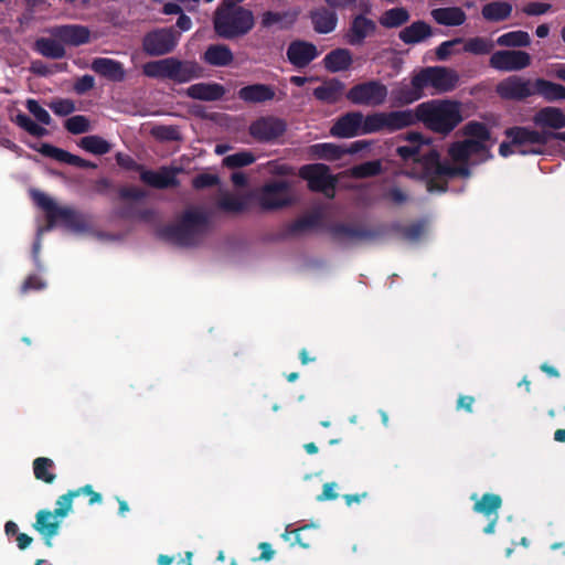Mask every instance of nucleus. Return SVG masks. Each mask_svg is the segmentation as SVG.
<instances>
[{
	"mask_svg": "<svg viewBox=\"0 0 565 565\" xmlns=\"http://www.w3.org/2000/svg\"><path fill=\"white\" fill-rule=\"evenodd\" d=\"M404 139L408 143L397 147L396 152L405 161L412 160V167L404 170L403 173L409 178L423 180L430 193L446 192L447 182L439 180L441 162L438 151L430 146L428 140H423L420 134L408 132Z\"/></svg>",
	"mask_w": 565,
	"mask_h": 565,
	"instance_id": "nucleus-1",
	"label": "nucleus"
},
{
	"mask_svg": "<svg viewBox=\"0 0 565 565\" xmlns=\"http://www.w3.org/2000/svg\"><path fill=\"white\" fill-rule=\"evenodd\" d=\"M211 227V213L201 206H190L183 211L177 225L163 228L160 235L180 246H194L203 241Z\"/></svg>",
	"mask_w": 565,
	"mask_h": 565,
	"instance_id": "nucleus-2",
	"label": "nucleus"
},
{
	"mask_svg": "<svg viewBox=\"0 0 565 565\" xmlns=\"http://www.w3.org/2000/svg\"><path fill=\"white\" fill-rule=\"evenodd\" d=\"M490 148V143L475 139L454 142L448 149L450 161L441 163V177L469 178V163L476 164L491 158Z\"/></svg>",
	"mask_w": 565,
	"mask_h": 565,
	"instance_id": "nucleus-3",
	"label": "nucleus"
},
{
	"mask_svg": "<svg viewBox=\"0 0 565 565\" xmlns=\"http://www.w3.org/2000/svg\"><path fill=\"white\" fill-rule=\"evenodd\" d=\"M416 117L429 130L448 135L461 121V104L451 99H435L419 104L416 107Z\"/></svg>",
	"mask_w": 565,
	"mask_h": 565,
	"instance_id": "nucleus-4",
	"label": "nucleus"
},
{
	"mask_svg": "<svg viewBox=\"0 0 565 565\" xmlns=\"http://www.w3.org/2000/svg\"><path fill=\"white\" fill-rule=\"evenodd\" d=\"M254 25L253 11L232 1H223L214 11L213 28L222 39L242 38L249 33Z\"/></svg>",
	"mask_w": 565,
	"mask_h": 565,
	"instance_id": "nucleus-5",
	"label": "nucleus"
},
{
	"mask_svg": "<svg viewBox=\"0 0 565 565\" xmlns=\"http://www.w3.org/2000/svg\"><path fill=\"white\" fill-rule=\"evenodd\" d=\"M142 73L147 77L170 79L181 84L200 77L202 68L194 61H181L175 57H167L145 63L142 65Z\"/></svg>",
	"mask_w": 565,
	"mask_h": 565,
	"instance_id": "nucleus-6",
	"label": "nucleus"
},
{
	"mask_svg": "<svg viewBox=\"0 0 565 565\" xmlns=\"http://www.w3.org/2000/svg\"><path fill=\"white\" fill-rule=\"evenodd\" d=\"M254 199L263 211H279L299 202L294 183L288 180H270L255 191Z\"/></svg>",
	"mask_w": 565,
	"mask_h": 565,
	"instance_id": "nucleus-7",
	"label": "nucleus"
},
{
	"mask_svg": "<svg viewBox=\"0 0 565 565\" xmlns=\"http://www.w3.org/2000/svg\"><path fill=\"white\" fill-rule=\"evenodd\" d=\"M459 75L456 71L435 66L422 70L412 78V85L417 88L433 87L438 93H447L457 87Z\"/></svg>",
	"mask_w": 565,
	"mask_h": 565,
	"instance_id": "nucleus-8",
	"label": "nucleus"
},
{
	"mask_svg": "<svg viewBox=\"0 0 565 565\" xmlns=\"http://www.w3.org/2000/svg\"><path fill=\"white\" fill-rule=\"evenodd\" d=\"M32 198L45 212L47 228H52L60 223L70 228H76L78 226L79 216L73 209L58 205L51 196L38 190L32 191Z\"/></svg>",
	"mask_w": 565,
	"mask_h": 565,
	"instance_id": "nucleus-9",
	"label": "nucleus"
},
{
	"mask_svg": "<svg viewBox=\"0 0 565 565\" xmlns=\"http://www.w3.org/2000/svg\"><path fill=\"white\" fill-rule=\"evenodd\" d=\"M388 88L379 79H370L352 86L347 93V98L353 105L379 107L385 104Z\"/></svg>",
	"mask_w": 565,
	"mask_h": 565,
	"instance_id": "nucleus-10",
	"label": "nucleus"
},
{
	"mask_svg": "<svg viewBox=\"0 0 565 565\" xmlns=\"http://www.w3.org/2000/svg\"><path fill=\"white\" fill-rule=\"evenodd\" d=\"M507 135L511 138L512 146L524 147L519 150L523 154L543 153L542 147L552 139V134L548 131H536L524 127L511 128L507 131Z\"/></svg>",
	"mask_w": 565,
	"mask_h": 565,
	"instance_id": "nucleus-11",
	"label": "nucleus"
},
{
	"mask_svg": "<svg viewBox=\"0 0 565 565\" xmlns=\"http://www.w3.org/2000/svg\"><path fill=\"white\" fill-rule=\"evenodd\" d=\"M299 175L308 181L310 190L321 192L329 199L334 196L337 179L330 174L327 166L321 163L303 166L299 170Z\"/></svg>",
	"mask_w": 565,
	"mask_h": 565,
	"instance_id": "nucleus-12",
	"label": "nucleus"
},
{
	"mask_svg": "<svg viewBox=\"0 0 565 565\" xmlns=\"http://www.w3.org/2000/svg\"><path fill=\"white\" fill-rule=\"evenodd\" d=\"M178 44V34L171 28L158 29L147 33L142 40V50L149 56L171 53Z\"/></svg>",
	"mask_w": 565,
	"mask_h": 565,
	"instance_id": "nucleus-13",
	"label": "nucleus"
},
{
	"mask_svg": "<svg viewBox=\"0 0 565 565\" xmlns=\"http://www.w3.org/2000/svg\"><path fill=\"white\" fill-rule=\"evenodd\" d=\"M531 55L520 50H501L494 52L489 60V65L500 72H516L531 65Z\"/></svg>",
	"mask_w": 565,
	"mask_h": 565,
	"instance_id": "nucleus-14",
	"label": "nucleus"
},
{
	"mask_svg": "<svg viewBox=\"0 0 565 565\" xmlns=\"http://www.w3.org/2000/svg\"><path fill=\"white\" fill-rule=\"evenodd\" d=\"M287 124L284 119L265 116L253 121L248 128L249 135L260 142H270L286 131Z\"/></svg>",
	"mask_w": 565,
	"mask_h": 565,
	"instance_id": "nucleus-15",
	"label": "nucleus"
},
{
	"mask_svg": "<svg viewBox=\"0 0 565 565\" xmlns=\"http://www.w3.org/2000/svg\"><path fill=\"white\" fill-rule=\"evenodd\" d=\"M495 93L503 99L521 100L534 95L533 82L520 76H509L499 82Z\"/></svg>",
	"mask_w": 565,
	"mask_h": 565,
	"instance_id": "nucleus-16",
	"label": "nucleus"
},
{
	"mask_svg": "<svg viewBox=\"0 0 565 565\" xmlns=\"http://www.w3.org/2000/svg\"><path fill=\"white\" fill-rule=\"evenodd\" d=\"M47 33L58 39L63 44L79 46L87 44L93 39V33L88 26L82 24H63L47 30Z\"/></svg>",
	"mask_w": 565,
	"mask_h": 565,
	"instance_id": "nucleus-17",
	"label": "nucleus"
},
{
	"mask_svg": "<svg viewBox=\"0 0 565 565\" xmlns=\"http://www.w3.org/2000/svg\"><path fill=\"white\" fill-rule=\"evenodd\" d=\"M363 114L350 111L340 117L331 128V135L340 138H351L362 135Z\"/></svg>",
	"mask_w": 565,
	"mask_h": 565,
	"instance_id": "nucleus-18",
	"label": "nucleus"
},
{
	"mask_svg": "<svg viewBox=\"0 0 565 565\" xmlns=\"http://www.w3.org/2000/svg\"><path fill=\"white\" fill-rule=\"evenodd\" d=\"M182 171L181 168L162 167L157 171H143L140 174L141 180L157 189H166L170 186H178L179 181L177 174Z\"/></svg>",
	"mask_w": 565,
	"mask_h": 565,
	"instance_id": "nucleus-19",
	"label": "nucleus"
},
{
	"mask_svg": "<svg viewBox=\"0 0 565 565\" xmlns=\"http://www.w3.org/2000/svg\"><path fill=\"white\" fill-rule=\"evenodd\" d=\"M317 56L316 45L307 41H294L287 49L288 61L296 67H306Z\"/></svg>",
	"mask_w": 565,
	"mask_h": 565,
	"instance_id": "nucleus-20",
	"label": "nucleus"
},
{
	"mask_svg": "<svg viewBox=\"0 0 565 565\" xmlns=\"http://www.w3.org/2000/svg\"><path fill=\"white\" fill-rule=\"evenodd\" d=\"M79 495H88L90 504L102 502V495L98 492H95L90 486H85L61 495L56 501L57 508L54 511L64 520L72 511L73 500Z\"/></svg>",
	"mask_w": 565,
	"mask_h": 565,
	"instance_id": "nucleus-21",
	"label": "nucleus"
},
{
	"mask_svg": "<svg viewBox=\"0 0 565 565\" xmlns=\"http://www.w3.org/2000/svg\"><path fill=\"white\" fill-rule=\"evenodd\" d=\"M90 68L98 75L113 82H122L126 78V70L124 65L113 58H94L90 64Z\"/></svg>",
	"mask_w": 565,
	"mask_h": 565,
	"instance_id": "nucleus-22",
	"label": "nucleus"
},
{
	"mask_svg": "<svg viewBox=\"0 0 565 565\" xmlns=\"http://www.w3.org/2000/svg\"><path fill=\"white\" fill-rule=\"evenodd\" d=\"M63 519L55 511L41 510L36 513L34 529L46 540H50L58 533Z\"/></svg>",
	"mask_w": 565,
	"mask_h": 565,
	"instance_id": "nucleus-23",
	"label": "nucleus"
},
{
	"mask_svg": "<svg viewBox=\"0 0 565 565\" xmlns=\"http://www.w3.org/2000/svg\"><path fill=\"white\" fill-rule=\"evenodd\" d=\"M237 96L245 103L259 104L275 99L276 90L270 85L257 83L242 87Z\"/></svg>",
	"mask_w": 565,
	"mask_h": 565,
	"instance_id": "nucleus-24",
	"label": "nucleus"
},
{
	"mask_svg": "<svg viewBox=\"0 0 565 565\" xmlns=\"http://www.w3.org/2000/svg\"><path fill=\"white\" fill-rule=\"evenodd\" d=\"M313 30L320 34H328L335 30L338 14L327 7L317 8L309 13Z\"/></svg>",
	"mask_w": 565,
	"mask_h": 565,
	"instance_id": "nucleus-25",
	"label": "nucleus"
},
{
	"mask_svg": "<svg viewBox=\"0 0 565 565\" xmlns=\"http://www.w3.org/2000/svg\"><path fill=\"white\" fill-rule=\"evenodd\" d=\"M533 122L541 128L558 130L565 128V114L557 107L547 106L533 116Z\"/></svg>",
	"mask_w": 565,
	"mask_h": 565,
	"instance_id": "nucleus-26",
	"label": "nucleus"
},
{
	"mask_svg": "<svg viewBox=\"0 0 565 565\" xmlns=\"http://www.w3.org/2000/svg\"><path fill=\"white\" fill-rule=\"evenodd\" d=\"M225 93L224 86L217 83H199L189 86L185 90L189 97L204 102L218 100Z\"/></svg>",
	"mask_w": 565,
	"mask_h": 565,
	"instance_id": "nucleus-27",
	"label": "nucleus"
},
{
	"mask_svg": "<svg viewBox=\"0 0 565 565\" xmlns=\"http://www.w3.org/2000/svg\"><path fill=\"white\" fill-rule=\"evenodd\" d=\"M376 30V24L373 20L364 15H358L353 19L350 30L348 32V42L352 45H360L365 38L372 35Z\"/></svg>",
	"mask_w": 565,
	"mask_h": 565,
	"instance_id": "nucleus-28",
	"label": "nucleus"
},
{
	"mask_svg": "<svg viewBox=\"0 0 565 565\" xmlns=\"http://www.w3.org/2000/svg\"><path fill=\"white\" fill-rule=\"evenodd\" d=\"M430 15L436 23L445 26H459L467 20L466 12L459 7L434 9Z\"/></svg>",
	"mask_w": 565,
	"mask_h": 565,
	"instance_id": "nucleus-29",
	"label": "nucleus"
},
{
	"mask_svg": "<svg viewBox=\"0 0 565 565\" xmlns=\"http://www.w3.org/2000/svg\"><path fill=\"white\" fill-rule=\"evenodd\" d=\"M345 85L339 79L324 81L322 85L313 89V96L326 104H334L341 99Z\"/></svg>",
	"mask_w": 565,
	"mask_h": 565,
	"instance_id": "nucleus-30",
	"label": "nucleus"
},
{
	"mask_svg": "<svg viewBox=\"0 0 565 565\" xmlns=\"http://www.w3.org/2000/svg\"><path fill=\"white\" fill-rule=\"evenodd\" d=\"M203 61L215 67L228 66L234 61V54L225 44H211L203 54Z\"/></svg>",
	"mask_w": 565,
	"mask_h": 565,
	"instance_id": "nucleus-31",
	"label": "nucleus"
},
{
	"mask_svg": "<svg viewBox=\"0 0 565 565\" xmlns=\"http://www.w3.org/2000/svg\"><path fill=\"white\" fill-rule=\"evenodd\" d=\"M513 11V7L508 1H491L484 4L481 9L482 18L492 23H498L508 20Z\"/></svg>",
	"mask_w": 565,
	"mask_h": 565,
	"instance_id": "nucleus-32",
	"label": "nucleus"
},
{
	"mask_svg": "<svg viewBox=\"0 0 565 565\" xmlns=\"http://www.w3.org/2000/svg\"><path fill=\"white\" fill-rule=\"evenodd\" d=\"M353 56L347 49H337L328 53L323 58L324 67L332 73L343 72L351 67Z\"/></svg>",
	"mask_w": 565,
	"mask_h": 565,
	"instance_id": "nucleus-33",
	"label": "nucleus"
},
{
	"mask_svg": "<svg viewBox=\"0 0 565 565\" xmlns=\"http://www.w3.org/2000/svg\"><path fill=\"white\" fill-rule=\"evenodd\" d=\"M534 95L542 96L547 102H556L565 99V86L537 78L533 82Z\"/></svg>",
	"mask_w": 565,
	"mask_h": 565,
	"instance_id": "nucleus-34",
	"label": "nucleus"
},
{
	"mask_svg": "<svg viewBox=\"0 0 565 565\" xmlns=\"http://www.w3.org/2000/svg\"><path fill=\"white\" fill-rule=\"evenodd\" d=\"M433 31L429 24L424 21H416L399 32V39L406 44H415L431 36Z\"/></svg>",
	"mask_w": 565,
	"mask_h": 565,
	"instance_id": "nucleus-35",
	"label": "nucleus"
},
{
	"mask_svg": "<svg viewBox=\"0 0 565 565\" xmlns=\"http://www.w3.org/2000/svg\"><path fill=\"white\" fill-rule=\"evenodd\" d=\"M34 49L43 56L58 60L65 56L63 42L56 38H40L34 43Z\"/></svg>",
	"mask_w": 565,
	"mask_h": 565,
	"instance_id": "nucleus-36",
	"label": "nucleus"
},
{
	"mask_svg": "<svg viewBox=\"0 0 565 565\" xmlns=\"http://www.w3.org/2000/svg\"><path fill=\"white\" fill-rule=\"evenodd\" d=\"M416 119V113L413 114L411 110L384 113L385 130L395 131L403 129L413 125Z\"/></svg>",
	"mask_w": 565,
	"mask_h": 565,
	"instance_id": "nucleus-37",
	"label": "nucleus"
},
{
	"mask_svg": "<svg viewBox=\"0 0 565 565\" xmlns=\"http://www.w3.org/2000/svg\"><path fill=\"white\" fill-rule=\"evenodd\" d=\"M116 215L145 223H154L157 221V211L149 207L135 209L132 206H121L117 209Z\"/></svg>",
	"mask_w": 565,
	"mask_h": 565,
	"instance_id": "nucleus-38",
	"label": "nucleus"
},
{
	"mask_svg": "<svg viewBox=\"0 0 565 565\" xmlns=\"http://www.w3.org/2000/svg\"><path fill=\"white\" fill-rule=\"evenodd\" d=\"M78 146L85 151L97 156L108 153L111 149V145L97 135L83 137L79 140Z\"/></svg>",
	"mask_w": 565,
	"mask_h": 565,
	"instance_id": "nucleus-39",
	"label": "nucleus"
},
{
	"mask_svg": "<svg viewBox=\"0 0 565 565\" xmlns=\"http://www.w3.org/2000/svg\"><path fill=\"white\" fill-rule=\"evenodd\" d=\"M462 51L473 55H486L492 52L494 43L483 36H475L463 40Z\"/></svg>",
	"mask_w": 565,
	"mask_h": 565,
	"instance_id": "nucleus-40",
	"label": "nucleus"
},
{
	"mask_svg": "<svg viewBox=\"0 0 565 565\" xmlns=\"http://www.w3.org/2000/svg\"><path fill=\"white\" fill-rule=\"evenodd\" d=\"M497 44L505 47H525L531 44V36L525 31H511L500 35Z\"/></svg>",
	"mask_w": 565,
	"mask_h": 565,
	"instance_id": "nucleus-41",
	"label": "nucleus"
},
{
	"mask_svg": "<svg viewBox=\"0 0 565 565\" xmlns=\"http://www.w3.org/2000/svg\"><path fill=\"white\" fill-rule=\"evenodd\" d=\"M296 17L288 12H275L266 11L262 14L260 25L265 29H269L274 25L286 28L295 21Z\"/></svg>",
	"mask_w": 565,
	"mask_h": 565,
	"instance_id": "nucleus-42",
	"label": "nucleus"
},
{
	"mask_svg": "<svg viewBox=\"0 0 565 565\" xmlns=\"http://www.w3.org/2000/svg\"><path fill=\"white\" fill-rule=\"evenodd\" d=\"M409 20V13L405 8H393L385 11L380 23L385 28H397Z\"/></svg>",
	"mask_w": 565,
	"mask_h": 565,
	"instance_id": "nucleus-43",
	"label": "nucleus"
},
{
	"mask_svg": "<svg viewBox=\"0 0 565 565\" xmlns=\"http://www.w3.org/2000/svg\"><path fill=\"white\" fill-rule=\"evenodd\" d=\"M501 498L497 494L486 493L481 497L479 501L475 503V510L479 513H482L486 516H490L492 514L497 515L498 510L501 507Z\"/></svg>",
	"mask_w": 565,
	"mask_h": 565,
	"instance_id": "nucleus-44",
	"label": "nucleus"
},
{
	"mask_svg": "<svg viewBox=\"0 0 565 565\" xmlns=\"http://www.w3.org/2000/svg\"><path fill=\"white\" fill-rule=\"evenodd\" d=\"M150 135L161 142L178 141L181 139V135L177 126L154 125L150 129Z\"/></svg>",
	"mask_w": 565,
	"mask_h": 565,
	"instance_id": "nucleus-45",
	"label": "nucleus"
},
{
	"mask_svg": "<svg viewBox=\"0 0 565 565\" xmlns=\"http://www.w3.org/2000/svg\"><path fill=\"white\" fill-rule=\"evenodd\" d=\"M52 467L53 460L45 457L36 458L33 462L35 478L46 483H52L55 480V475L50 472Z\"/></svg>",
	"mask_w": 565,
	"mask_h": 565,
	"instance_id": "nucleus-46",
	"label": "nucleus"
},
{
	"mask_svg": "<svg viewBox=\"0 0 565 565\" xmlns=\"http://www.w3.org/2000/svg\"><path fill=\"white\" fill-rule=\"evenodd\" d=\"M463 135L467 139L481 140L484 143H489L490 132L487 127L478 121H470L462 128Z\"/></svg>",
	"mask_w": 565,
	"mask_h": 565,
	"instance_id": "nucleus-47",
	"label": "nucleus"
},
{
	"mask_svg": "<svg viewBox=\"0 0 565 565\" xmlns=\"http://www.w3.org/2000/svg\"><path fill=\"white\" fill-rule=\"evenodd\" d=\"M256 160L253 152L243 150L234 154H230L223 159V166L227 168H242L254 163Z\"/></svg>",
	"mask_w": 565,
	"mask_h": 565,
	"instance_id": "nucleus-48",
	"label": "nucleus"
},
{
	"mask_svg": "<svg viewBox=\"0 0 565 565\" xmlns=\"http://www.w3.org/2000/svg\"><path fill=\"white\" fill-rule=\"evenodd\" d=\"M14 122L34 137H43L47 135V130L44 127L33 121L25 114H18L14 118Z\"/></svg>",
	"mask_w": 565,
	"mask_h": 565,
	"instance_id": "nucleus-49",
	"label": "nucleus"
},
{
	"mask_svg": "<svg viewBox=\"0 0 565 565\" xmlns=\"http://www.w3.org/2000/svg\"><path fill=\"white\" fill-rule=\"evenodd\" d=\"M218 206L226 212L237 213L245 209L246 202L242 196L226 193L218 200Z\"/></svg>",
	"mask_w": 565,
	"mask_h": 565,
	"instance_id": "nucleus-50",
	"label": "nucleus"
},
{
	"mask_svg": "<svg viewBox=\"0 0 565 565\" xmlns=\"http://www.w3.org/2000/svg\"><path fill=\"white\" fill-rule=\"evenodd\" d=\"M422 89L412 85V88L407 86H401L394 90V96L401 105H407L418 100L422 97Z\"/></svg>",
	"mask_w": 565,
	"mask_h": 565,
	"instance_id": "nucleus-51",
	"label": "nucleus"
},
{
	"mask_svg": "<svg viewBox=\"0 0 565 565\" xmlns=\"http://www.w3.org/2000/svg\"><path fill=\"white\" fill-rule=\"evenodd\" d=\"M385 130L384 113L363 116L362 135Z\"/></svg>",
	"mask_w": 565,
	"mask_h": 565,
	"instance_id": "nucleus-52",
	"label": "nucleus"
},
{
	"mask_svg": "<svg viewBox=\"0 0 565 565\" xmlns=\"http://www.w3.org/2000/svg\"><path fill=\"white\" fill-rule=\"evenodd\" d=\"M65 128L74 135L84 134L90 130L89 119L83 115L70 117L65 124Z\"/></svg>",
	"mask_w": 565,
	"mask_h": 565,
	"instance_id": "nucleus-53",
	"label": "nucleus"
},
{
	"mask_svg": "<svg viewBox=\"0 0 565 565\" xmlns=\"http://www.w3.org/2000/svg\"><path fill=\"white\" fill-rule=\"evenodd\" d=\"M381 168L382 166L380 161L364 162L352 169V175L356 178H367L376 175L381 172Z\"/></svg>",
	"mask_w": 565,
	"mask_h": 565,
	"instance_id": "nucleus-54",
	"label": "nucleus"
},
{
	"mask_svg": "<svg viewBox=\"0 0 565 565\" xmlns=\"http://www.w3.org/2000/svg\"><path fill=\"white\" fill-rule=\"evenodd\" d=\"M39 152L64 163H68L71 157V153L68 151L49 143H43L41 148H39Z\"/></svg>",
	"mask_w": 565,
	"mask_h": 565,
	"instance_id": "nucleus-55",
	"label": "nucleus"
},
{
	"mask_svg": "<svg viewBox=\"0 0 565 565\" xmlns=\"http://www.w3.org/2000/svg\"><path fill=\"white\" fill-rule=\"evenodd\" d=\"M316 153L328 160L339 159L345 151L339 146L332 143H323L315 147Z\"/></svg>",
	"mask_w": 565,
	"mask_h": 565,
	"instance_id": "nucleus-56",
	"label": "nucleus"
},
{
	"mask_svg": "<svg viewBox=\"0 0 565 565\" xmlns=\"http://www.w3.org/2000/svg\"><path fill=\"white\" fill-rule=\"evenodd\" d=\"M28 110L36 118V120L42 125H50L52 119L50 114L35 100L28 99L26 100Z\"/></svg>",
	"mask_w": 565,
	"mask_h": 565,
	"instance_id": "nucleus-57",
	"label": "nucleus"
},
{
	"mask_svg": "<svg viewBox=\"0 0 565 565\" xmlns=\"http://www.w3.org/2000/svg\"><path fill=\"white\" fill-rule=\"evenodd\" d=\"M49 107L58 116H67L75 110V104L71 99H54Z\"/></svg>",
	"mask_w": 565,
	"mask_h": 565,
	"instance_id": "nucleus-58",
	"label": "nucleus"
},
{
	"mask_svg": "<svg viewBox=\"0 0 565 565\" xmlns=\"http://www.w3.org/2000/svg\"><path fill=\"white\" fill-rule=\"evenodd\" d=\"M385 199L395 205H403L409 201V194L399 186H392L385 193Z\"/></svg>",
	"mask_w": 565,
	"mask_h": 565,
	"instance_id": "nucleus-59",
	"label": "nucleus"
},
{
	"mask_svg": "<svg viewBox=\"0 0 565 565\" xmlns=\"http://www.w3.org/2000/svg\"><path fill=\"white\" fill-rule=\"evenodd\" d=\"M121 201H140L146 198V192L136 186H124L118 191Z\"/></svg>",
	"mask_w": 565,
	"mask_h": 565,
	"instance_id": "nucleus-60",
	"label": "nucleus"
},
{
	"mask_svg": "<svg viewBox=\"0 0 565 565\" xmlns=\"http://www.w3.org/2000/svg\"><path fill=\"white\" fill-rule=\"evenodd\" d=\"M463 42V39L457 38L454 40L445 41L443 42L437 49H436V56L439 61H446L451 54V49Z\"/></svg>",
	"mask_w": 565,
	"mask_h": 565,
	"instance_id": "nucleus-61",
	"label": "nucleus"
},
{
	"mask_svg": "<svg viewBox=\"0 0 565 565\" xmlns=\"http://www.w3.org/2000/svg\"><path fill=\"white\" fill-rule=\"evenodd\" d=\"M326 6L332 9L334 12L337 10H354L358 8L359 0H323Z\"/></svg>",
	"mask_w": 565,
	"mask_h": 565,
	"instance_id": "nucleus-62",
	"label": "nucleus"
},
{
	"mask_svg": "<svg viewBox=\"0 0 565 565\" xmlns=\"http://www.w3.org/2000/svg\"><path fill=\"white\" fill-rule=\"evenodd\" d=\"M218 183V178L215 174L203 173L195 177L192 181V185L195 189H204Z\"/></svg>",
	"mask_w": 565,
	"mask_h": 565,
	"instance_id": "nucleus-63",
	"label": "nucleus"
},
{
	"mask_svg": "<svg viewBox=\"0 0 565 565\" xmlns=\"http://www.w3.org/2000/svg\"><path fill=\"white\" fill-rule=\"evenodd\" d=\"M95 86V79L92 75H83L82 77H79L75 84H74V90L78 94V95H83L85 94L86 92L93 89V87Z\"/></svg>",
	"mask_w": 565,
	"mask_h": 565,
	"instance_id": "nucleus-64",
	"label": "nucleus"
}]
</instances>
